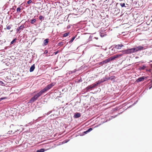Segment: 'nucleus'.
I'll return each mask as SVG.
<instances>
[{
    "mask_svg": "<svg viewBox=\"0 0 152 152\" xmlns=\"http://www.w3.org/2000/svg\"><path fill=\"white\" fill-rule=\"evenodd\" d=\"M40 96L37 93L34 95V96L32 97L30 100L29 102L32 103L35 101Z\"/></svg>",
    "mask_w": 152,
    "mask_h": 152,
    "instance_id": "obj_1",
    "label": "nucleus"
},
{
    "mask_svg": "<svg viewBox=\"0 0 152 152\" xmlns=\"http://www.w3.org/2000/svg\"><path fill=\"white\" fill-rule=\"evenodd\" d=\"M123 55V54H119L114 56H113L109 58L110 61L115 59V58L120 57Z\"/></svg>",
    "mask_w": 152,
    "mask_h": 152,
    "instance_id": "obj_2",
    "label": "nucleus"
},
{
    "mask_svg": "<svg viewBox=\"0 0 152 152\" xmlns=\"http://www.w3.org/2000/svg\"><path fill=\"white\" fill-rule=\"evenodd\" d=\"M136 52L138 51H141L145 49L143 46H139L134 47Z\"/></svg>",
    "mask_w": 152,
    "mask_h": 152,
    "instance_id": "obj_3",
    "label": "nucleus"
},
{
    "mask_svg": "<svg viewBox=\"0 0 152 152\" xmlns=\"http://www.w3.org/2000/svg\"><path fill=\"white\" fill-rule=\"evenodd\" d=\"M110 59H109V58H108L104 61L98 63V64H98L99 65H102L110 61Z\"/></svg>",
    "mask_w": 152,
    "mask_h": 152,
    "instance_id": "obj_4",
    "label": "nucleus"
},
{
    "mask_svg": "<svg viewBox=\"0 0 152 152\" xmlns=\"http://www.w3.org/2000/svg\"><path fill=\"white\" fill-rule=\"evenodd\" d=\"M54 85V84L53 83H52L48 85L45 88V90L46 89L47 91H48V90L50 89Z\"/></svg>",
    "mask_w": 152,
    "mask_h": 152,
    "instance_id": "obj_5",
    "label": "nucleus"
},
{
    "mask_svg": "<svg viewBox=\"0 0 152 152\" xmlns=\"http://www.w3.org/2000/svg\"><path fill=\"white\" fill-rule=\"evenodd\" d=\"M116 49L114 47L110 51V53H111V54H113L115 53H116L117 51L116 50Z\"/></svg>",
    "mask_w": 152,
    "mask_h": 152,
    "instance_id": "obj_6",
    "label": "nucleus"
},
{
    "mask_svg": "<svg viewBox=\"0 0 152 152\" xmlns=\"http://www.w3.org/2000/svg\"><path fill=\"white\" fill-rule=\"evenodd\" d=\"M124 45H123L121 44L115 45L114 47L116 49H120Z\"/></svg>",
    "mask_w": 152,
    "mask_h": 152,
    "instance_id": "obj_7",
    "label": "nucleus"
},
{
    "mask_svg": "<svg viewBox=\"0 0 152 152\" xmlns=\"http://www.w3.org/2000/svg\"><path fill=\"white\" fill-rule=\"evenodd\" d=\"M145 79V77L144 76H142V77H140L139 78H138L136 81L138 83L144 80Z\"/></svg>",
    "mask_w": 152,
    "mask_h": 152,
    "instance_id": "obj_8",
    "label": "nucleus"
},
{
    "mask_svg": "<svg viewBox=\"0 0 152 152\" xmlns=\"http://www.w3.org/2000/svg\"><path fill=\"white\" fill-rule=\"evenodd\" d=\"M128 49L129 50V54L136 53L134 48H132L129 49Z\"/></svg>",
    "mask_w": 152,
    "mask_h": 152,
    "instance_id": "obj_9",
    "label": "nucleus"
},
{
    "mask_svg": "<svg viewBox=\"0 0 152 152\" xmlns=\"http://www.w3.org/2000/svg\"><path fill=\"white\" fill-rule=\"evenodd\" d=\"M24 28V27L23 25H21L18 28H17L16 30L17 32H18L20 30H22Z\"/></svg>",
    "mask_w": 152,
    "mask_h": 152,
    "instance_id": "obj_10",
    "label": "nucleus"
},
{
    "mask_svg": "<svg viewBox=\"0 0 152 152\" xmlns=\"http://www.w3.org/2000/svg\"><path fill=\"white\" fill-rule=\"evenodd\" d=\"M122 53H121V54H123V55L124 54H129V49H127L126 50H122Z\"/></svg>",
    "mask_w": 152,
    "mask_h": 152,
    "instance_id": "obj_11",
    "label": "nucleus"
},
{
    "mask_svg": "<svg viewBox=\"0 0 152 152\" xmlns=\"http://www.w3.org/2000/svg\"><path fill=\"white\" fill-rule=\"evenodd\" d=\"M49 40V39H45L44 41V43H43V46L46 45L48 44V43Z\"/></svg>",
    "mask_w": 152,
    "mask_h": 152,
    "instance_id": "obj_12",
    "label": "nucleus"
},
{
    "mask_svg": "<svg viewBox=\"0 0 152 152\" xmlns=\"http://www.w3.org/2000/svg\"><path fill=\"white\" fill-rule=\"evenodd\" d=\"M45 89L44 88L42 90H41L39 93H38L39 94V95L40 96L43 93L47 91L46 89L45 90Z\"/></svg>",
    "mask_w": 152,
    "mask_h": 152,
    "instance_id": "obj_13",
    "label": "nucleus"
},
{
    "mask_svg": "<svg viewBox=\"0 0 152 152\" xmlns=\"http://www.w3.org/2000/svg\"><path fill=\"white\" fill-rule=\"evenodd\" d=\"M35 69V66L34 65H33L32 66L30 69V72H33Z\"/></svg>",
    "mask_w": 152,
    "mask_h": 152,
    "instance_id": "obj_14",
    "label": "nucleus"
},
{
    "mask_svg": "<svg viewBox=\"0 0 152 152\" xmlns=\"http://www.w3.org/2000/svg\"><path fill=\"white\" fill-rule=\"evenodd\" d=\"M81 116V114L80 113H77L75 115V117L76 118H79Z\"/></svg>",
    "mask_w": 152,
    "mask_h": 152,
    "instance_id": "obj_15",
    "label": "nucleus"
},
{
    "mask_svg": "<svg viewBox=\"0 0 152 152\" xmlns=\"http://www.w3.org/2000/svg\"><path fill=\"white\" fill-rule=\"evenodd\" d=\"M36 20L35 19H32L30 21V23H31L33 24L34 23H36Z\"/></svg>",
    "mask_w": 152,
    "mask_h": 152,
    "instance_id": "obj_16",
    "label": "nucleus"
},
{
    "mask_svg": "<svg viewBox=\"0 0 152 152\" xmlns=\"http://www.w3.org/2000/svg\"><path fill=\"white\" fill-rule=\"evenodd\" d=\"M92 130V128H90L88 129L86 131L84 132V133L85 134H87L88 132H89Z\"/></svg>",
    "mask_w": 152,
    "mask_h": 152,
    "instance_id": "obj_17",
    "label": "nucleus"
},
{
    "mask_svg": "<svg viewBox=\"0 0 152 152\" xmlns=\"http://www.w3.org/2000/svg\"><path fill=\"white\" fill-rule=\"evenodd\" d=\"M12 26V25H7L6 26V29L7 30H10Z\"/></svg>",
    "mask_w": 152,
    "mask_h": 152,
    "instance_id": "obj_18",
    "label": "nucleus"
},
{
    "mask_svg": "<svg viewBox=\"0 0 152 152\" xmlns=\"http://www.w3.org/2000/svg\"><path fill=\"white\" fill-rule=\"evenodd\" d=\"M100 83L97 82L96 83L93 84L92 86L93 88H95L96 86H97L98 84Z\"/></svg>",
    "mask_w": 152,
    "mask_h": 152,
    "instance_id": "obj_19",
    "label": "nucleus"
},
{
    "mask_svg": "<svg viewBox=\"0 0 152 152\" xmlns=\"http://www.w3.org/2000/svg\"><path fill=\"white\" fill-rule=\"evenodd\" d=\"M45 151V150L43 148H41L40 150L37 151V152H44Z\"/></svg>",
    "mask_w": 152,
    "mask_h": 152,
    "instance_id": "obj_20",
    "label": "nucleus"
},
{
    "mask_svg": "<svg viewBox=\"0 0 152 152\" xmlns=\"http://www.w3.org/2000/svg\"><path fill=\"white\" fill-rule=\"evenodd\" d=\"M92 88H93L92 87V85H91L88 86V87H87L86 88V89L87 90H88L89 89H91Z\"/></svg>",
    "mask_w": 152,
    "mask_h": 152,
    "instance_id": "obj_21",
    "label": "nucleus"
},
{
    "mask_svg": "<svg viewBox=\"0 0 152 152\" xmlns=\"http://www.w3.org/2000/svg\"><path fill=\"white\" fill-rule=\"evenodd\" d=\"M75 38V37H73L69 41V43H72L73 40H74Z\"/></svg>",
    "mask_w": 152,
    "mask_h": 152,
    "instance_id": "obj_22",
    "label": "nucleus"
},
{
    "mask_svg": "<svg viewBox=\"0 0 152 152\" xmlns=\"http://www.w3.org/2000/svg\"><path fill=\"white\" fill-rule=\"evenodd\" d=\"M69 34V32L65 33L63 34V37H66Z\"/></svg>",
    "mask_w": 152,
    "mask_h": 152,
    "instance_id": "obj_23",
    "label": "nucleus"
},
{
    "mask_svg": "<svg viewBox=\"0 0 152 152\" xmlns=\"http://www.w3.org/2000/svg\"><path fill=\"white\" fill-rule=\"evenodd\" d=\"M39 18L40 20H44V17H43L41 15L39 16Z\"/></svg>",
    "mask_w": 152,
    "mask_h": 152,
    "instance_id": "obj_24",
    "label": "nucleus"
},
{
    "mask_svg": "<svg viewBox=\"0 0 152 152\" xmlns=\"http://www.w3.org/2000/svg\"><path fill=\"white\" fill-rule=\"evenodd\" d=\"M115 77V76H111L110 77V80H113L114 79Z\"/></svg>",
    "mask_w": 152,
    "mask_h": 152,
    "instance_id": "obj_25",
    "label": "nucleus"
},
{
    "mask_svg": "<svg viewBox=\"0 0 152 152\" xmlns=\"http://www.w3.org/2000/svg\"><path fill=\"white\" fill-rule=\"evenodd\" d=\"M16 39H13L11 42V44H12L14 43V42L16 40Z\"/></svg>",
    "mask_w": 152,
    "mask_h": 152,
    "instance_id": "obj_26",
    "label": "nucleus"
},
{
    "mask_svg": "<svg viewBox=\"0 0 152 152\" xmlns=\"http://www.w3.org/2000/svg\"><path fill=\"white\" fill-rule=\"evenodd\" d=\"M21 8L20 7H18L17 9V11L18 12H20Z\"/></svg>",
    "mask_w": 152,
    "mask_h": 152,
    "instance_id": "obj_27",
    "label": "nucleus"
},
{
    "mask_svg": "<svg viewBox=\"0 0 152 152\" xmlns=\"http://www.w3.org/2000/svg\"><path fill=\"white\" fill-rule=\"evenodd\" d=\"M120 5L121 6V7H125V4L124 3H120Z\"/></svg>",
    "mask_w": 152,
    "mask_h": 152,
    "instance_id": "obj_28",
    "label": "nucleus"
},
{
    "mask_svg": "<svg viewBox=\"0 0 152 152\" xmlns=\"http://www.w3.org/2000/svg\"><path fill=\"white\" fill-rule=\"evenodd\" d=\"M63 45V43L62 42L59 43L58 44V46H61V45Z\"/></svg>",
    "mask_w": 152,
    "mask_h": 152,
    "instance_id": "obj_29",
    "label": "nucleus"
},
{
    "mask_svg": "<svg viewBox=\"0 0 152 152\" xmlns=\"http://www.w3.org/2000/svg\"><path fill=\"white\" fill-rule=\"evenodd\" d=\"M104 80V81H107L109 80H110V77L107 78H106Z\"/></svg>",
    "mask_w": 152,
    "mask_h": 152,
    "instance_id": "obj_30",
    "label": "nucleus"
},
{
    "mask_svg": "<svg viewBox=\"0 0 152 152\" xmlns=\"http://www.w3.org/2000/svg\"><path fill=\"white\" fill-rule=\"evenodd\" d=\"M32 2V1L31 0H29L27 1V3H28V4H30Z\"/></svg>",
    "mask_w": 152,
    "mask_h": 152,
    "instance_id": "obj_31",
    "label": "nucleus"
},
{
    "mask_svg": "<svg viewBox=\"0 0 152 152\" xmlns=\"http://www.w3.org/2000/svg\"><path fill=\"white\" fill-rule=\"evenodd\" d=\"M6 98V97H3V98H0V101L2 100L5 99Z\"/></svg>",
    "mask_w": 152,
    "mask_h": 152,
    "instance_id": "obj_32",
    "label": "nucleus"
},
{
    "mask_svg": "<svg viewBox=\"0 0 152 152\" xmlns=\"http://www.w3.org/2000/svg\"><path fill=\"white\" fill-rule=\"evenodd\" d=\"M4 84V83H3V82L1 81H0V84L1 85H3V84Z\"/></svg>",
    "mask_w": 152,
    "mask_h": 152,
    "instance_id": "obj_33",
    "label": "nucleus"
},
{
    "mask_svg": "<svg viewBox=\"0 0 152 152\" xmlns=\"http://www.w3.org/2000/svg\"><path fill=\"white\" fill-rule=\"evenodd\" d=\"M58 52V50L57 51H56V52H55L54 53V55H56V54Z\"/></svg>",
    "mask_w": 152,
    "mask_h": 152,
    "instance_id": "obj_34",
    "label": "nucleus"
},
{
    "mask_svg": "<svg viewBox=\"0 0 152 152\" xmlns=\"http://www.w3.org/2000/svg\"><path fill=\"white\" fill-rule=\"evenodd\" d=\"M48 53V51L47 50H45V52H44V54H47V53Z\"/></svg>",
    "mask_w": 152,
    "mask_h": 152,
    "instance_id": "obj_35",
    "label": "nucleus"
},
{
    "mask_svg": "<svg viewBox=\"0 0 152 152\" xmlns=\"http://www.w3.org/2000/svg\"><path fill=\"white\" fill-rule=\"evenodd\" d=\"M145 68V66H143L142 67V69H144Z\"/></svg>",
    "mask_w": 152,
    "mask_h": 152,
    "instance_id": "obj_36",
    "label": "nucleus"
},
{
    "mask_svg": "<svg viewBox=\"0 0 152 152\" xmlns=\"http://www.w3.org/2000/svg\"><path fill=\"white\" fill-rule=\"evenodd\" d=\"M152 86H151V87H150L149 88V89H150L151 88V87H152Z\"/></svg>",
    "mask_w": 152,
    "mask_h": 152,
    "instance_id": "obj_37",
    "label": "nucleus"
},
{
    "mask_svg": "<svg viewBox=\"0 0 152 152\" xmlns=\"http://www.w3.org/2000/svg\"><path fill=\"white\" fill-rule=\"evenodd\" d=\"M69 27H70V26H69V27L67 26V28H69Z\"/></svg>",
    "mask_w": 152,
    "mask_h": 152,
    "instance_id": "obj_38",
    "label": "nucleus"
},
{
    "mask_svg": "<svg viewBox=\"0 0 152 152\" xmlns=\"http://www.w3.org/2000/svg\"><path fill=\"white\" fill-rule=\"evenodd\" d=\"M69 27H70V26H69V27L67 26V28H69Z\"/></svg>",
    "mask_w": 152,
    "mask_h": 152,
    "instance_id": "obj_39",
    "label": "nucleus"
}]
</instances>
